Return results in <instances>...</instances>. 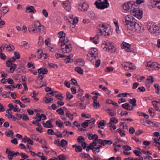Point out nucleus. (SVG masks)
I'll list each match as a JSON object with an SVG mask.
<instances>
[{
  "label": "nucleus",
  "mask_w": 160,
  "mask_h": 160,
  "mask_svg": "<svg viewBox=\"0 0 160 160\" xmlns=\"http://www.w3.org/2000/svg\"><path fill=\"white\" fill-rule=\"evenodd\" d=\"M111 122L112 123H117L118 122V120L117 118L115 117L111 118L110 119Z\"/></svg>",
  "instance_id": "obj_38"
},
{
  "label": "nucleus",
  "mask_w": 160,
  "mask_h": 160,
  "mask_svg": "<svg viewBox=\"0 0 160 160\" xmlns=\"http://www.w3.org/2000/svg\"><path fill=\"white\" fill-rule=\"evenodd\" d=\"M34 11H36L34 8L32 6H28L26 8V12L27 13H34Z\"/></svg>",
  "instance_id": "obj_19"
},
{
  "label": "nucleus",
  "mask_w": 160,
  "mask_h": 160,
  "mask_svg": "<svg viewBox=\"0 0 160 160\" xmlns=\"http://www.w3.org/2000/svg\"><path fill=\"white\" fill-rule=\"evenodd\" d=\"M133 9L130 13L131 14L139 19H141L142 17V11H140L137 6Z\"/></svg>",
  "instance_id": "obj_4"
},
{
  "label": "nucleus",
  "mask_w": 160,
  "mask_h": 160,
  "mask_svg": "<svg viewBox=\"0 0 160 160\" xmlns=\"http://www.w3.org/2000/svg\"><path fill=\"white\" fill-rule=\"evenodd\" d=\"M14 55L15 57L17 59H19L20 58V56L19 53L18 52H14Z\"/></svg>",
  "instance_id": "obj_54"
},
{
  "label": "nucleus",
  "mask_w": 160,
  "mask_h": 160,
  "mask_svg": "<svg viewBox=\"0 0 160 160\" xmlns=\"http://www.w3.org/2000/svg\"><path fill=\"white\" fill-rule=\"evenodd\" d=\"M76 62L78 65L81 66H83L85 64L84 61L81 58L77 59Z\"/></svg>",
  "instance_id": "obj_24"
},
{
  "label": "nucleus",
  "mask_w": 160,
  "mask_h": 160,
  "mask_svg": "<svg viewBox=\"0 0 160 160\" xmlns=\"http://www.w3.org/2000/svg\"><path fill=\"white\" fill-rule=\"evenodd\" d=\"M122 7L125 10L128 11L131 13L133 10H134V8L136 7V5L131 1H129L124 3Z\"/></svg>",
  "instance_id": "obj_5"
},
{
  "label": "nucleus",
  "mask_w": 160,
  "mask_h": 160,
  "mask_svg": "<svg viewBox=\"0 0 160 160\" xmlns=\"http://www.w3.org/2000/svg\"><path fill=\"white\" fill-rule=\"evenodd\" d=\"M124 69L126 70H128L129 69L134 70L136 68L134 64L132 63L129 62H126L123 66Z\"/></svg>",
  "instance_id": "obj_8"
},
{
  "label": "nucleus",
  "mask_w": 160,
  "mask_h": 160,
  "mask_svg": "<svg viewBox=\"0 0 160 160\" xmlns=\"http://www.w3.org/2000/svg\"><path fill=\"white\" fill-rule=\"evenodd\" d=\"M117 131L120 134L122 137H123L125 135L124 131L121 130V129L119 128L117 130Z\"/></svg>",
  "instance_id": "obj_43"
},
{
  "label": "nucleus",
  "mask_w": 160,
  "mask_h": 160,
  "mask_svg": "<svg viewBox=\"0 0 160 160\" xmlns=\"http://www.w3.org/2000/svg\"><path fill=\"white\" fill-rule=\"evenodd\" d=\"M47 133L49 135H56V133H55L53 130L52 129H48L47 131Z\"/></svg>",
  "instance_id": "obj_36"
},
{
  "label": "nucleus",
  "mask_w": 160,
  "mask_h": 160,
  "mask_svg": "<svg viewBox=\"0 0 160 160\" xmlns=\"http://www.w3.org/2000/svg\"><path fill=\"white\" fill-rule=\"evenodd\" d=\"M56 112L59 115H63L64 114V112L61 108H60L57 110Z\"/></svg>",
  "instance_id": "obj_42"
},
{
  "label": "nucleus",
  "mask_w": 160,
  "mask_h": 160,
  "mask_svg": "<svg viewBox=\"0 0 160 160\" xmlns=\"http://www.w3.org/2000/svg\"><path fill=\"white\" fill-rule=\"evenodd\" d=\"M134 33V32L133 31H126L125 32V34L129 36H132Z\"/></svg>",
  "instance_id": "obj_37"
},
{
  "label": "nucleus",
  "mask_w": 160,
  "mask_h": 160,
  "mask_svg": "<svg viewBox=\"0 0 160 160\" xmlns=\"http://www.w3.org/2000/svg\"><path fill=\"white\" fill-rule=\"evenodd\" d=\"M42 124L44 127L47 128H52L53 127V126L52 124V122L50 120L47 121L46 123L43 122Z\"/></svg>",
  "instance_id": "obj_20"
},
{
  "label": "nucleus",
  "mask_w": 160,
  "mask_h": 160,
  "mask_svg": "<svg viewBox=\"0 0 160 160\" xmlns=\"http://www.w3.org/2000/svg\"><path fill=\"white\" fill-rule=\"evenodd\" d=\"M13 132L10 130L8 132H5V135L8 136H10V135L12 136L13 135Z\"/></svg>",
  "instance_id": "obj_56"
},
{
  "label": "nucleus",
  "mask_w": 160,
  "mask_h": 160,
  "mask_svg": "<svg viewBox=\"0 0 160 160\" xmlns=\"http://www.w3.org/2000/svg\"><path fill=\"white\" fill-rule=\"evenodd\" d=\"M97 145V143L95 141H93V142L90 143V144L88 146H90V147L92 148L91 149L92 150L94 149V147L96 146Z\"/></svg>",
  "instance_id": "obj_33"
},
{
  "label": "nucleus",
  "mask_w": 160,
  "mask_h": 160,
  "mask_svg": "<svg viewBox=\"0 0 160 160\" xmlns=\"http://www.w3.org/2000/svg\"><path fill=\"white\" fill-rule=\"evenodd\" d=\"M153 62L151 64L150 62H148L146 66V67L150 68L153 69Z\"/></svg>",
  "instance_id": "obj_59"
},
{
  "label": "nucleus",
  "mask_w": 160,
  "mask_h": 160,
  "mask_svg": "<svg viewBox=\"0 0 160 160\" xmlns=\"http://www.w3.org/2000/svg\"><path fill=\"white\" fill-rule=\"evenodd\" d=\"M38 72L39 74H42L43 75H44L47 73L48 71L46 68H41L38 69Z\"/></svg>",
  "instance_id": "obj_22"
},
{
  "label": "nucleus",
  "mask_w": 160,
  "mask_h": 160,
  "mask_svg": "<svg viewBox=\"0 0 160 160\" xmlns=\"http://www.w3.org/2000/svg\"><path fill=\"white\" fill-rule=\"evenodd\" d=\"M129 131L131 134H132L134 132L135 130L133 127H131L129 129Z\"/></svg>",
  "instance_id": "obj_60"
},
{
  "label": "nucleus",
  "mask_w": 160,
  "mask_h": 160,
  "mask_svg": "<svg viewBox=\"0 0 160 160\" xmlns=\"http://www.w3.org/2000/svg\"><path fill=\"white\" fill-rule=\"evenodd\" d=\"M37 52L38 53H40V58H41L43 57V56L45 55V56H43L44 58L45 59L47 58V57H46L45 56L47 55L46 53H43V51L42 49H39L37 51Z\"/></svg>",
  "instance_id": "obj_26"
},
{
  "label": "nucleus",
  "mask_w": 160,
  "mask_h": 160,
  "mask_svg": "<svg viewBox=\"0 0 160 160\" xmlns=\"http://www.w3.org/2000/svg\"><path fill=\"white\" fill-rule=\"evenodd\" d=\"M25 97V96H23L21 97V101L24 103H29L30 101L29 99L27 98H23L24 97Z\"/></svg>",
  "instance_id": "obj_31"
},
{
  "label": "nucleus",
  "mask_w": 160,
  "mask_h": 160,
  "mask_svg": "<svg viewBox=\"0 0 160 160\" xmlns=\"http://www.w3.org/2000/svg\"><path fill=\"white\" fill-rule=\"evenodd\" d=\"M24 46H26V48H28L30 47V45L26 41L22 42Z\"/></svg>",
  "instance_id": "obj_55"
},
{
  "label": "nucleus",
  "mask_w": 160,
  "mask_h": 160,
  "mask_svg": "<svg viewBox=\"0 0 160 160\" xmlns=\"http://www.w3.org/2000/svg\"><path fill=\"white\" fill-rule=\"evenodd\" d=\"M99 34H97L93 38L90 37L91 40H92L93 42L95 44H97L99 42Z\"/></svg>",
  "instance_id": "obj_21"
},
{
  "label": "nucleus",
  "mask_w": 160,
  "mask_h": 160,
  "mask_svg": "<svg viewBox=\"0 0 160 160\" xmlns=\"http://www.w3.org/2000/svg\"><path fill=\"white\" fill-rule=\"evenodd\" d=\"M77 141L78 143H80L83 142L85 140L84 138L82 136H79L77 138Z\"/></svg>",
  "instance_id": "obj_34"
},
{
  "label": "nucleus",
  "mask_w": 160,
  "mask_h": 160,
  "mask_svg": "<svg viewBox=\"0 0 160 160\" xmlns=\"http://www.w3.org/2000/svg\"><path fill=\"white\" fill-rule=\"evenodd\" d=\"M56 123L58 127H61L63 125V123L61 122V121L59 120H57L56 122Z\"/></svg>",
  "instance_id": "obj_45"
},
{
  "label": "nucleus",
  "mask_w": 160,
  "mask_h": 160,
  "mask_svg": "<svg viewBox=\"0 0 160 160\" xmlns=\"http://www.w3.org/2000/svg\"><path fill=\"white\" fill-rule=\"evenodd\" d=\"M35 119L36 120H39V122H40L41 120V117H40V115L38 113H37L36 115L35 116Z\"/></svg>",
  "instance_id": "obj_53"
},
{
  "label": "nucleus",
  "mask_w": 160,
  "mask_h": 160,
  "mask_svg": "<svg viewBox=\"0 0 160 160\" xmlns=\"http://www.w3.org/2000/svg\"><path fill=\"white\" fill-rule=\"evenodd\" d=\"M147 80L149 82L152 83L153 82V78L152 76H148L147 78Z\"/></svg>",
  "instance_id": "obj_50"
},
{
  "label": "nucleus",
  "mask_w": 160,
  "mask_h": 160,
  "mask_svg": "<svg viewBox=\"0 0 160 160\" xmlns=\"http://www.w3.org/2000/svg\"><path fill=\"white\" fill-rule=\"evenodd\" d=\"M59 142V141H58ZM68 144V142L64 139L61 140L60 143L59 142L58 145L62 147H63L64 146Z\"/></svg>",
  "instance_id": "obj_25"
},
{
  "label": "nucleus",
  "mask_w": 160,
  "mask_h": 160,
  "mask_svg": "<svg viewBox=\"0 0 160 160\" xmlns=\"http://www.w3.org/2000/svg\"><path fill=\"white\" fill-rule=\"evenodd\" d=\"M113 70V68L112 67H107L105 69V71L106 72L112 71Z\"/></svg>",
  "instance_id": "obj_46"
},
{
  "label": "nucleus",
  "mask_w": 160,
  "mask_h": 160,
  "mask_svg": "<svg viewBox=\"0 0 160 160\" xmlns=\"http://www.w3.org/2000/svg\"><path fill=\"white\" fill-rule=\"evenodd\" d=\"M99 28L98 29L99 30H101V29L103 30L105 29L110 30L111 29V26L108 24H100L99 25Z\"/></svg>",
  "instance_id": "obj_14"
},
{
  "label": "nucleus",
  "mask_w": 160,
  "mask_h": 160,
  "mask_svg": "<svg viewBox=\"0 0 160 160\" xmlns=\"http://www.w3.org/2000/svg\"><path fill=\"white\" fill-rule=\"evenodd\" d=\"M147 28L148 30H159L157 25L153 22H149L148 23Z\"/></svg>",
  "instance_id": "obj_10"
},
{
  "label": "nucleus",
  "mask_w": 160,
  "mask_h": 160,
  "mask_svg": "<svg viewBox=\"0 0 160 160\" xmlns=\"http://www.w3.org/2000/svg\"><path fill=\"white\" fill-rule=\"evenodd\" d=\"M34 28H33L32 25H30L28 27L29 30H41L45 29L44 26L41 25L40 23L38 21L35 22L34 24Z\"/></svg>",
  "instance_id": "obj_7"
},
{
  "label": "nucleus",
  "mask_w": 160,
  "mask_h": 160,
  "mask_svg": "<svg viewBox=\"0 0 160 160\" xmlns=\"http://www.w3.org/2000/svg\"><path fill=\"white\" fill-rule=\"evenodd\" d=\"M132 21L129 22L128 23H126V27L127 28V30H129L128 28H133L135 27V25L136 26L138 27V24L136 22H133V19H132Z\"/></svg>",
  "instance_id": "obj_11"
},
{
  "label": "nucleus",
  "mask_w": 160,
  "mask_h": 160,
  "mask_svg": "<svg viewBox=\"0 0 160 160\" xmlns=\"http://www.w3.org/2000/svg\"><path fill=\"white\" fill-rule=\"evenodd\" d=\"M87 136L89 140H94V141H98V136L96 134L93 135L90 133H87Z\"/></svg>",
  "instance_id": "obj_16"
},
{
  "label": "nucleus",
  "mask_w": 160,
  "mask_h": 160,
  "mask_svg": "<svg viewBox=\"0 0 160 160\" xmlns=\"http://www.w3.org/2000/svg\"><path fill=\"white\" fill-rule=\"evenodd\" d=\"M120 111H121V112L119 113V114H120L121 115L123 116V115H126L128 114V112L126 111L124 112L123 113H122V110L121 109H118V113H119V112Z\"/></svg>",
  "instance_id": "obj_49"
},
{
  "label": "nucleus",
  "mask_w": 160,
  "mask_h": 160,
  "mask_svg": "<svg viewBox=\"0 0 160 160\" xmlns=\"http://www.w3.org/2000/svg\"><path fill=\"white\" fill-rule=\"evenodd\" d=\"M78 21V18L77 17H75L73 18V24H76L77 23Z\"/></svg>",
  "instance_id": "obj_64"
},
{
  "label": "nucleus",
  "mask_w": 160,
  "mask_h": 160,
  "mask_svg": "<svg viewBox=\"0 0 160 160\" xmlns=\"http://www.w3.org/2000/svg\"><path fill=\"white\" fill-rule=\"evenodd\" d=\"M123 108L127 110H131L133 109V107L130 106L128 103H126L122 105Z\"/></svg>",
  "instance_id": "obj_18"
},
{
  "label": "nucleus",
  "mask_w": 160,
  "mask_h": 160,
  "mask_svg": "<svg viewBox=\"0 0 160 160\" xmlns=\"http://www.w3.org/2000/svg\"><path fill=\"white\" fill-rule=\"evenodd\" d=\"M153 69L158 70L160 68V65H158L156 62H153Z\"/></svg>",
  "instance_id": "obj_32"
},
{
  "label": "nucleus",
  "mask_w": 160,
  "mask_h": 160,
  "mask_svg": "<svg viewBox=\"0 0 160 160\" xmlns=\"http://www.w3.org/2000/svg\"><path fill=\"white\" fill-rule=\"evenodd\" d=\"M89 6L88 4L85 2H83L81 4H79V8L82 11H86L87 10Z\"/></svg>",
  "instance_id": "obj_13"
},
{
  "label": "nucleus",
  "mask_w": 160,
  "mask_h": 160,
  "mask_svg": "<svg viewBox=\"0 0 160 160\" xmlns=\"http://www.w3.org/2000/svg\"><path fill=\"white\" fill-rule=\"evenodd\" d=\"M87 56L88 57V59L92 63H93L98 57V51L97 49L96 48H91L89 50Z\"/></svg>",
  "instance_id": "obj_2"
},
{
  "label": "nucleus",
  "mask_w": 160,
  "mask_h": 160,
  "mask_svg": "<svg viewBox=\"0 0 160 160\" xmlns=\"http://www.w3.org/2000/svg\"><path fill=\"white\" fill-rule=\"evenodd\" d=\"M82 148L80 146H77L76 147L75 151L76 152H81L82 151Z\"/></svg>",
  "instance_id": "obj_44"
},
{
  "label": "nucleus",
  "mask_w": 160,
  "mask_h": 160,
  "mask_svg": "<svg viewBox=\"0 0 160 160\" xmlns=\"http://www.w3.org/2000/svg\"><path fill=\"white\" fill-rule=\"evenodd\" d=\"M43 99L46 103H52V101L53 100L52 98H48L46 97H45Z\"/></svg>",
  "instance_id": "obj_30"
},
{
  "label": "nucleus",
  "mask_w": 160,
  "mask_h": 160,
  "mask_svg": "<svg viewBox=\"0 0 160 160\" xmlns=\"http://www.w3.org/2000/svg\"><path fill=\"white\" fill-rule=\"evenodd\" d=\"M42 13L46 18H47L48 16V12L45 9H43L42 10Z\"/></svg>",
  "instance_id": "obj_57"
},
{
  "label": "nucleus",
  "mask_w": 160,
  "mask_h": 160,
  "mask_svg": "<svg viewBox=\"0 0 160 160\" xmlns=\"http://www.w3.org/2000/svg\"><path fill=\"white\" fill-rule=\"evenodd\" d=\"M138 113H140L141 114H139V116H142V115L144 116V117L146 119H148L149 118L148 116L145 114L144 113L140 112H138Z\"/></svg>",
  "instance_id": "obj_52"
},
{
  "label": "nucleus",
  "mask_w": 160,
  "mask_h": 160,
  "mask_svg": "<svg viewBox=\"0 0 160 160\" xmlns=\"http://www.w3.org/2000/svg\"><path fill=\"white\" fill-rule=\"evenodd\" d=\"M93 105L94 107L96 108H98L100 106V104L98 101H94L93 103Z\"/></svg>",
  "instance_id": "obj_40"
},
{
  "label": "nucleus",
  "mask_w": 160,
  "mask_h": 160,
  "mask_svg": "<svg viewBox=\"0 0 160 160\" xmlns=\"http://www.w3.org/2000/svg\"><path fill=\"white\" fill-rule=\"evenodd\" d=\"M100 35H104V36H109L110 34H112V32L111 31H99L98 32Z\"/></svg>",
  "instance_id": "obj_17"
},
{
  "label": "nucleus",
  "mask_w": 160,
  "mask_h": 160,
  "mask_svg": "<svg viewBox=\"0 0 160 160\" xmlns=\"http://www.w3.org/2000/svg\"><path fill=\"white\" fill-rule=\"evenodd\" d=\"M59 39V43L62 51L64 53L70 52L72 49V47L71 42L67 38L65 39V33L63 31H61L58 33Z\"/></svg>",
  "instance_id": "obj_1"
},
{
  "label": "nucleus",
  "mask_w": 160,
  "mask_h": 160,
  "mask_svg": "<svg viewBox=\"0 0 160 160\" xmlns=\"http://www.w3.org/2000/svg\"><path fill=\"white\" fill-rule=\"evenodd\" d=\"M20 155L21 157L22 158L24 159H26L28 158V157L27 155H26L25 154H24L22 152L20 153Z\"/></svg>",
  "instance_id": "obj_51"
},
{
  "label": "nucleus",
  "mask_w": 160,
  "mask_h": 160,
  "mask_svg": "<svg viewBox=\"0 0 160 160\" xmlns=\"http://www.w3.org/2000/svg\"><path fill=\"white\" fill-rule=\"evenodd\" d=\"M75 70L78 73L83 74V71L81 67H77L75 68Z\"/></svg>",
  "instance_id": "obj_27"
},
{
  "label": "nucleus",
  "mask_w": 160,
  "mask_h": 160,
  "mask_svg": "<svg viewBox=\"0 0 160 160\" xmlns=\"http://www.w3.org/2000/svg\"><path fill=\"white\" fill-rule=\"evenodd\" d=\"M55 56L57 59L59 58H66L64 60V62L66 63H67L69 62H71L73 61L72 59L71 58L73 57V55L72 54H70L68 56L62 55L61 54L57 53L55 54Z\"/></svg>",
  "instance_id": "obj_6"
},
{
  "label": "nucleus",
  "mask_w": 160,
  "mask_h": 160,
  "mask_svg": "<svg viewBox=\"0 0 160 160\" xmlns=\"http://www.w3.org/2000/svg\"><path fill=\"white\" fill-rule=\"evenodd\" d=\"M66 96L67 98L71 99L73 98V95L70 94V92H67L66 93Z\"/></svg>",
  "instance_id": "obj_63"
},
{
  "label": "nucleus",
  "mask_w": 160,
  "mask_h": 160,
  "mask_svg": "<svg viewBox=\"0 0 160 160\" xmlns=\"http://www.w3.org/2000/svg\"><path fill=\"white\" fill-rule=\"evenodd\" d=\"M22 118L25 121H28L29 120V118L25 114H23L22 115Z\"/></svg>",
  "instance_id": "obj_58"
},
{
  "label": "nucleus",
  "mask_w": 160,
  "mask_h": 160,
  "mask_svg": "<svg viewBox=\"0 0 160 160\" xmlns=\"http://www.w3.org/2000/svg\"><path fill=\"white\" fill-rule=\"evenodd\" d=\"M95 3L97 8L98 9H103L107 8L109 6V3L108 2V0H104V1L102 2L101 0H98Z\"/></svg>",
  "instance_id": "obj_3"
},
{
  "label": "nucleus",
  "mask_w": 160,
  "mask_h": 160,
  "mask_svg": "<svg viewBox=\"0 0 160 160\" xmlns=\"http://www.w3.org/2000/svg\"><path fill=\"white\" fill-rule=\"evenodd\" d=\"M154 87L156 88V92L158 94V93L159 92V91H160V89L159 88V85L158 84H154Z\"/></svg>",
  "instance_id": "obj_47"
},
{
  "label": "nucleus",
  "mask_w": 160,
  "mask_h": 160,
  "mask_svg": "<svg viewBox=\"0 0 160 160\" xmlns=\"http://www.w3.org/2000/svg\"><path fill=\"white\" fill-rule=\"evenodd\" d=\"M131 45L126 42H123L121 45V47L122 48L125 49L127 52H132L131 48Z\"/></svg>",
  "instance_id": "obj_9"
},
{
  "label": "nucleus",
  "mask_w": 160,
  "mask_h": 160,
  "mask_svg": "<svg viewBox=\"0 0 160 160\" xmlns=\"http://www.w3.org/2000/svg\"><path fill=\"white\" fill-rule=\"evenodd\" d=\"M150 32L154 36H156L159 34V32L157 31H151Z\"/></svg>",
  "instance_id": "obj_39"
},
{
  "label": "nucleus",
  "mask_w": 160,
  "mask_h": 160,
  "mask_svg": "<svg viewBox=\"0 0 160 160\" xmlns=\"http://www.w3.org/2000/svg\"><path fill=\"white\" fill-rule=\"evenodd\" d=\"M88 122L86 121L83 122L82 124V126L84 128H85L88 126Z\"/></svg>",
  "instance_id": "obj_62"
},
{
  "label": "nucleus",
  "mask_w": 160,
  "mask_h": 160,
  "mask_svg": "<svg viewBox=\"0 0 160 160\" xmlns=\"http://www.w3.org/2000/svg\"><path fill=\"white\" fill-rule=\"evenodd\" d=\"M63 5L64 8L68 12H69L71 9L70 3L68 1H66L64 2Z\"/></svg>",
  "instance_id": "obj_15"
},
{
  "label": "nucleus",
  "mask_w": 160,
  "mask_h": 160,
  "mask_svg": "<svg viewBox=\"0 0 160 160\" xmlns=\"http://www.w3.org/2000/svg\"><path fill=\"white\" fill-rule=\"evenodd\" d=\"M132 17L130 15H128L125 17V23H128L129 22L132 21L131 18Z\"/></svg>",
  "instance_id": "obj_41"
},
{
  "label": "nucleus",
  "mask_w": 160,
  "mask_h": 160,
  "mask_svg": "<svg viewBox=\"0 0 160 160\" xmlns=\"http://www.w3.org/2000/svg\"><path fill=\"white\" fill-rule=\"evenodd\" d=\"M17 65L16 64H13L10 67V70L12 73H13L16 68Z\"/></svg>",
  "instance_id": "obj_35"
},
{
  "label": "nucleus",
  "mask_w": 160,
  "mask_h": 160,
  "mask_svg": "<svg viewBox=\"0 0 160 160\" xmlns=\"http://www.w3.org/2000/svg\"><path fill=\"white\" fill-rule=\"evenodd\" d=\"M133 152L135 154V155L138 156H140L141 155V152L138 151L134 150L133 151Z\"/></svg>",
  "instance_id": "obj_48"
},
{
  "label": "nucleus",
  "mask_w": 160,
  "mask_h": 160,
  "mask_svg": "<svg viewBox=\"0 0 160 160\" xmlns=\"http://www.w3.org/2000/svg\"><path fill=\"white\" fill-rule=\"evenodd\" d=\"M98 142L102 145L104 146L108 144V145H111L112 143V142L111 140H102L101 139H99L98 141Z\"/></svg>",
  "instance_id": "obj_12"
},
{
  "label": "nucleus",
  "mask_w": 160,
  "mask_h": 160,
  "mask_svg": "<svg viewBox=\"0 0 160 160\" xmlns=\"http://www.w3.org/2000/svg\"><path fill=\"white\" fill-rule=\"evenodd\" d=\"M111 44V42H110L108 41H106L104 42L102 44L101 46L103 48H106L107 47H108V46Z\"/></svg>",
  "instance_id": "obj_23"
},
{
  "label": "nucleus",
  "mask_w": 160,
  "mask_h": 160,
  "mask_svg": "<svg viewBox=\"0 0 160 160\" xmlns=\"http://www.w3.org/2000/svg\"><path fill=\"white\" fill-rule=\"evenodd\" d=\"M95 66L96 67H98L100 65L101 63L100 60L98 59L95 62Z\"/></svg>",
  "instance_id": "obj_61"
},
{
  "label": "nucleus",
  "mask_w": 160,
  "mask_h": 160,
  "mask_svg": "<svg viewBox=\"0 0 160 160\" xmlns=\"http://www.w3.org/2000/svg\"><path fill=\"white\" fill-rule=\"evenodd\" d=\"M141 25V24L140 25H139V24H138V27L136 26V25H135V27H133L132 28H128L129 30H132V29H135V30H141V29L143 30V28H142V27Z\"/></svg>",
  "instance_id": "obj_29"
},
{
  "label": "nucleus",
  "mask_w": 160,
  "mask_h": 160,
  "mask_svg": "<svg viewBox=\"0 0 160 160\" xmlns=\"http://www.w3.org/2000/svg\"><path fill=\"white\" fill-rule=\"evenodd\" d=\"M136 100L135 98H133L132 99H130L129 101V102L132 104V107H135L136 106Z\"/></svg>",
  "instance_id": "obj_28"
}]
</instances>
